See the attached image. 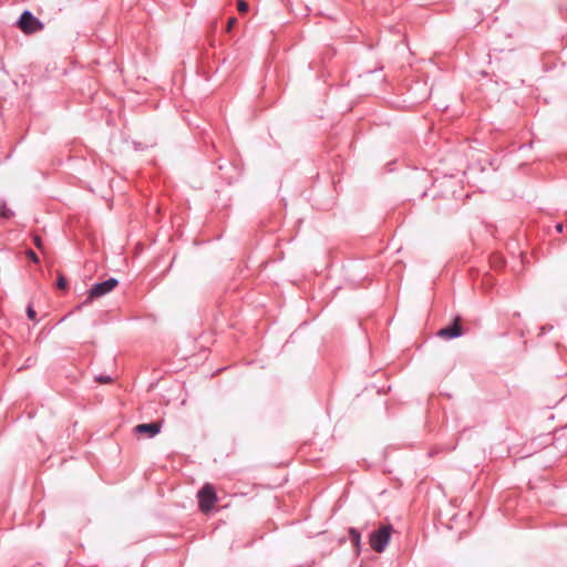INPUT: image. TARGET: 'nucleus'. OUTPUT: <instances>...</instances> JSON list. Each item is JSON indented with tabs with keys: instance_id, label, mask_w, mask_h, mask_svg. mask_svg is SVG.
Returning <instances> with one entry per match:
<instances>
[{
	"instance_id": "obj_15",
	"label": "nucleus",
	"mask_w": 567,
	"mask_h": 567,
	"mask_svg": "<svg viewBox=\"0 0 567 567\" xmlns=\"http://www.w3.org/2000/svg\"><path fill=\"white\" fill-rule=\"evenodd\" d=\"M236 21H237L236 18H229V20L227 22V31L228 32L233 29V27L235 25Z\"/></svg>"
},
{
	"instance_id": "obj_3",
	"label": "nucleus",
	"mask_w": 567,
	"mask_h": 567,
	"mask_svg": "<svg viewBox=\"0 0 567 567\" xmlns=\"http://www.w3.org/2000/svg\"><path fill=\"white\" fill-rule=\"evenodd\" d=\"M18 27L25 33L32 34L43 29V23L35 18L30 11L22 12L18 20Z\"/></svg>"
},
{
	"instance_id": "obj_10",
	"label": "nucleus",
	"mask_w": 567,
	"mask_h": 567,
	"mask_svg": "<svg viewBox=\"0 0 567 567\" xmlns=\"http://www.w3.org/2000/svg\"><path fill=\"white\" fill-rule=\"evenodd\" d=\"M237 9H238V11H239L240 13H245V12H247V11H248L249 6H248V3H247L246 1H244V0H239V1L237 2Z\"/></svg>"
},
{
	"instance_id": "obj_5",
	"label": "nucleus",
	"mask_w": 567,
	"mask_h": 567,
	"mask_svg": "<svg viewBox=\"0 0 567 567\" xmlns=\"http://www.w3.org/2000/svg\"><path fill=\"white\" fill-rule=\"evenodd\" d=\"M161 429H162V422L157 421V422H153V423L137 424L133 429V432L136 435L151 439V437H154L155 435H157L161 432Z\"/></svg>"
},
{
	"instance_id": "obj_6",
	"label": "nucleus",
	"mask_w": 567,
	"mask_h": 567,
	"mask_svg": "<svg viewBox=\"0 0 567 567\" xmlns=\"http://www.w3.org/2000/svg\"><path fill=\"white\" fill-rule=\"evenodd\" d=\"M461 318L456 317L453 324L441 329L437 334L443 339H452L463 334V329L460 324Z\"/></svg>"
},
{
	"instance_id": "obj_7",
	"label": "nucleus",
	"mask_w": 567,
	"mask_h": 567,
	"mask_svg": "<svg viewBox=\"0 0 567 567\" xmlns=\"http://www.w3.org/2000/svg\"><path fill=\"white\" fill-rule=\"evenodd\" d=\"M349 535H350V539L352 542V544L354 545V547L357 548V550H359V546H360V533L358 530H355L354 528H351L349 530Z\"/></svg>"
},
{
	"instance_id": "obj_13",
	"label": "nucleus",
	"mask_w": 567,
	"mask_h": 567,
	"mask_svg": "<svg viewBox=\"0 0 567 567\" xmlns=\"http://www.w3.org/2000/svg\"><path fill=\"white\" fill-rule=\"evenodd\" d=\"M95 381L99 383H111L112 379L110 377H97Z\"/></svg>"
},
{
	"instance_id": "obj_14",
	"label": "nucleus",
	"mask_w": 567,
	"mask_h": 567,
	"mask_svg": "<svg viewBox=\"0 0 567 567\" xmlns=\"http://www.w3.org/2000/svg\"><path fill=\"white\" fill-rule=\"evenodd\" d=\"M27 256L34 262L39 261V258L33 250H28Z\"/></svg>"
},
{
	"instance_id": "obj_16",
	"label": "nucleus",
	"mask_w": 567,
	"mask_h": 567,
	"mask_svg": "<svg viewBox=\"0 0 567 567\" xmlns=\"http://www.w3.org/2000/svg\"><path fill=\"white\" fill-rule=\"evenodd\" d=\"M563 228H564L563 224H557L556 225V229H557L558 233H561Z\"/></svg>"
},
{
	"instance_id": "obj_9",
	"label": "nucleus",
	"mask_w": 567,
	"mask_h": 567,
	"mask_svg": "<svg viewBox=\"0 0 567 567\" xmlns=\"http://www.w3.org/2000/svg\"><path fill=\"white\" fill-rule=\"evenodd\" d=\"M56 287L61 290H65L68 288V281L61 272L58 275Z\"/></svg>"
},
{
	"instance_id": "obj_1",
	"label": "nucleus",
	"mask_w": 567,
	"mask_h": 567,
	"mask_svg": "<svg viewBox=\"0 0 567 567\" xmlns=\"http://www.w3.org/2000/svg\"><path fill=\"white\" fill-rule=\"evenodd\" d=\"M392 527L390 525L381 526L370 535V546L377 553H382L390 542Z\"/></svg>"
},
{
	"instance_id": "obj_12",
	"label": "nucleus",
	"mask_w": 567,
	"mask_h": 567,
	"mask_svg": "<svg viewBox=\"0 0 567 567\" xmlns=\"http://www.w3.org/2000/svg\"><path fill=\"white\" fill-rule=\"evenodd\" d=\"M27 315L30 320H35L37 312L34 311V309L32 307H28Z\"/></svg>"
},
{
	"instance_id": "obj_4",
	"label": "nucleus",
	"mask_w": 567,
	"mask_h": 567,
	"mask_svg": "<svg viewBox=\"0 0 567 567\" xmlns=\"http://www.w3.org/2000/svg\"><path fill=\"white\" fill-rule=\"evenodd\" d=\"M117 286V280L110 278L103 282L94 285L87 292V298L83 305L91 303L94 299L101 298L111 292Z\"/></svg>"
},
{
	"instance_id": "obj_8",
	"label": "nucleus",
	"mask_w": 567,
	"mask_h": 567,
	"mask_svg": "<svg viewBox=\"0 0 567 567\" xmlns=\"http://www.w3.org/2000/svg\"><path fill=\"white\" fill-rule=\"evenodd\" d=\"M13 215V212L7 207L6 203H0V217L9 219Z\"/></svg>"
},
{
	"instance_id": "obj_11",
	"label": "nucleus",
	"mask_w": 567,
	"mask_h": 567,
	"mask_svg": "<svg viewBox=\"0 0 567 567\" xmlns=\"http://www.w3.org/2000/svg\"><path fill=\"white\" fill-rule=\"evenodd\" d=\"M33 243H34V245H35V247H37L38 249L43 250V244H42V239H41V237H40V236L34 235V236H33Z\"/></svg>"
},
{
	"instance_id": "obj_2",
	"label": "nucleus",
	"mask_w": 567,
	"mask_h": 567,
	"mask_svg": "<svg viewBox=\"0 0 567 567\" xmlns=\"http://www.w3.org/2000/svg\"><path fill=\"white\" fill-rule=\"evenodd\" d=\"M199 508L203 513L207 514L212 511L217 502V495L212 484H205L198 492Z\"/></svg>"
}]
</instances>
